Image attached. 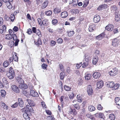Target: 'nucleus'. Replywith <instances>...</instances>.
Wrapping results in <instances>:
<instances>
[{
  "instance_id": "423d86ee",
  "label": "nucleus",
  "mask_w": 120,
  "mask_h": 120,
  "mask_svg": "<svg viewBox=\"0 0 120 120\" xmlns=\"http://www.w3.org/2000/svg\"><path fill=\"white\" fill-rule=\"evenodd\" d=\"M117 69L114 68L109 72V74L110 76H113L115 75L117 73Z\"/></svg>"
},
{
  "instance_id": "8fccbe9b",
  "label": "nucleus",
  "mask_w": 120,
  "mask_h": 120,
  "mask_svg": "<svg viewBox=\"0 0 120 120\" xmlns=\"http://www.w3.org/2000/svg\"><path fill=\"white\" fill-rule=\"evenodd\" d=\"M14 43L13 41L11 40L8 44L11 47H12L14 45Z\"/></svg>"
},
{
  "instance_id": "4be33fe9",
  "label": "nucleus",
  "mask_w": 120,
  "mask_h": 120,
  "mask_svg": "<svg viewBox=\"0 0 120 120\" xmlns=\"http://www.w3.org/2000/svg\"><path fill=\"white\" fill-rule=\"evenodd\" d=\"M111 11H114V13L119 12V11L117 10V7L115 5L112 6H111Z\"/></svg>"
},
{
  "instance_id": "7c9ffc66",
  "label": "nucleus",
  "mask_w": 120,
  "mask_h": 120,
  "mask_svg": "<svg viewBox=\"0 0 120 120\" xmlns=\"http://www.w3.org/2000/svg\"><path fill=\"white\" fill-rule=\"evenodd\" d=\"M108 86L111 88H112L114 85V83L113 82H109L107 84Z\"/></svg>"
},
{
  "instance_id": "c756f323",
  "label": "nucleus",
  "mask_w": 120,
  "mask_h": 120,
  "mask_svg": "<svg viewBox=\"0 0 120 120\" xmlns=\"http://www.w3.org/2000/svg\"><path fill=\"white\" fill-rule=\"evenodd\" d=\"M89 110L90 112H92L94 111L95 109V107L92 105H89L88 107Z\"/></svg>"
},
{
  "instance_id": "c9c22d12",
  "label": "nucleus",
  "mask_w": 120,
  "mask_h": 120,
  "mask_svg": "<svg viewBox=\"0 0 120 120\" xmlns=\"http://www.w3.org/2000/svg\"><path fill=\"white\" fill-rule=\"evenodd\" d=\"M68 35L69 37H71L73 36L75 34V32L74 31H70L67 32Z\"/></svg>"
},
{
  "instance_id": "6ab92c4d",
  "label": "nucleus",
  "mask_w": 120,
  "mask_h": 120,
  "mask_svg": "<svg viewBox=\"0 0 120 120\" xmlns=\"http://www.w3.org/2000/svg\"><path fill=\"white\" fill-rule=\"evenodd\" d=\"M13 60L15 61L18 62V58L17 56V53L14 52L12 53Z\"/></svg>"
},
{
  "instance_id": "de8ad7c7",
  "label": "nucleus",
  "mask_w": 120,
  "mask_h": 120,
  "mask_svg": "<svg viewBox=\"0 0 120 120\" xmlns=\"http://www.w3.org/2000/svg\"><path fill=\"white\" fill-rule=\"evenodd\" d=\"M78 0H74V1H73L72 3L73 6L74 7L76 6L78 4Z\"/></svg>"
},
{
  "instance_id": "a878e982",
  "label": "nucleus",
  "mask_w": 120,
  "mask_h": 120,
  "mask_svg": "<svg viewBox=\"0 0 120 120\" xmlns=\"http://www.w3.org/2000/svg\"><path fill=\"white\" fill-rule=\"evenodd\" d=\"M86 116L87 118L90 119L91 120H96L94 115H92L90 113H87Z\"/></svg>"
},
{
  "instance_id": "5fc2aeb1",
  "label": "nucleus",
  "mask_w": 120,
  "mask_h": 120,
  "mask_svg": "<svg viewBox=\"0 0 120 120\" xmlns=\"http://www.w3.org/2000/svg\"><path fill=\"white\" fill-rule=\"evenodd\" d=\"M10 18L11 21L13 22L14 21L15 19V17L14 14H11L10 16Z\"/></svg>"
},
{
  "instance_id": "f257e3e1",
  "label": "nucleus",
  "mask_w": 120,
  "mask_h": 120,
  "mask_svg": "<svg viewBox=\"0 0 120 120\" xmlns=\"http://www.w3.org/2000/svg\"><path fill=\"white\" fill-rule=\"evenodd\" d=\"M15 75V72L14 69L11 67L9 68V72L8 77L10 79H12L14 77Z\"/></svg>"
},
{
  "instance_id": "9b49d317",
  "label": "nucleus",
  "mask_w": 120,
  "mask_h": 120,
  "mask_svg": "<svg viewBox=\"0 0 120 120\" xmlns=\"http://www.w3.org/2000/svg\"><path fill=\"white\" fill-rule=\"evenodd\" d=\"M100 20V17L98 15H95L94 18V21L95 23L98 22Z\"/></svg>"
},
{
  "instance_id": "774afa93",
  "label": "nucleus",
  "mask_w": 120,
  "mask_h": 120,
  "mask_svg": "<svg viewBox=\"0 0 120 120\" xmlns=\"http://www.w3.org/2000/svg\"><path fill=\"white\" fill-rule=\"evenodd\" d=\"M18 105V103L16 102L11 106V107L13 108H16L17 106Z\"/></svg>"
},
{
  "instance_id": "f8f14e48",
  "label": "nucleus",
  "mask_w": 120,
  "mask_h": 120,
  "mask_svg": "<svg viewBox=\"0 0 120 120\" xmlns=\"http://www.w3.org/2000/svg\"><path fill=\"white\" fill-rule=\"evenodd\" d=\"M16 79L20 84L22 83H23L24 82V80L20 76H18L16 77Z\"/></svg>"
},
{
  "instance_id": "4d7b16f0",
  "label": "nucleus",
  "mask_w": 120,
  "mask_h": 120,
  "mask_svg": "<svg viewBox=\"0 0 120 120\" xmlns=\"http://www.w3.org/2000/svg\"><path fill=\"white\" fill-rule=\"evenodd\" d=\"M57 41L58 44H62L63 42L62 39L61 38H59L57 40Z\"/></svg>"
},
{
  "instance_id": "20e7f679",
  "label": "nucleus",
  "mask_w": 120,
  "mask_h": 120,
  "mask_svg": "<svg viewBox=\"0 0 120 120\" xmlns=\"http://www.w3.org/2000/svg\"><path fill=\"white\" fill-rule=\"evenodd\" d=\"M11 88L13 92L15 93H18L20 92V90L19 88L15 85H13L11 86Z\"/></svg>"
},
{
  "instance_id": "4c0bfd02",
  "label": "nucleus",
  "mask_w": 120,
  "mask_h": 120,
  "mask_svg": "<svg viewBox=\"0 0 120 120\" xmlns=\"http://www.w3.org/2000/svg\"><path fill=\"white\" fill-rule=\"evenodd\" d=\"M45 13L46 15L50 16L51 15L52 12L51 10H48L45 11Z\"/></svg>"
},
{
  "instance_id": "ea45409f",
  "label": "nucleus",
  "mask_w": 120,
  "mask_h": 120,
  "mask_svg": "<svg viewBox=\"0 0 120 120\" xmlns=\"http://www.w3.org/2000/svg\"><path fill=\"white\" fill-rule=\"evenodd\" d=\"M1 96L3 97H5L6 94V92L4 90H0Z\"/></svg>"
},
{
  "instance_id": "bb28decb",
  "label": "nucleus",
  "mask_w": 120,
  "mask_h": 120,
  "mask_svg": "<svg viewBox=\"0 0 120 120\" xmlns=\"http://www.w3.org/2000/svg\"><path fill=\"white\" fill-rule=\"evenodd\" d=\"M19 106L21 107H22L24 105V102L22 99L19 98L18 99Z\"/></svg>"
},
{
  "instance_id": "58836bf2",
  "label": "nucleus",
  "mask_w": 120,
  "mask_h": 120,
  "mask_svg": "<svg viewBox=\"0 0 120 120\" xmlns=\"http://www.w3.org/2000/svg\"><path fill=\"white\" fill-rule=\"evenodd\" d=\"M2 81L4 85H6L8 84V82L7 81V79L5 78L4 77L3 78Z\"/></svg>"
},
{
  "instance_id": "dca6fc26",
  "label": "nucleus",
  "mask_w": 120,
  "mask_h": 120,
  "mask_svg": "<svg viewBox=\"0 0 120 120\" xmlns=\"http://www.w3.org/2000/svg\"><path fill=\"white\" fill-rule=\"evenodd\" d=\"M107 5L106 4H103L97 8V9L99 11L101 10L103 8L105 9L107 8Z\"/></svg>"
},
{
  "instance_id": "473e14b6",
  "label": "nucleus",
  "mask_w": 120,
  "mask_h": 120,
  "mask_svg": "<svg viewBox=\"0 0 120 120\" xmlns=\"http://www.w3.org/2000/svg\"><path fill=\"white\" fill-rule=\"evenodd\" d=\"M23 117L26 120H30V117L29 116L28 114L26 113H24L23 114Z\"/></svg>"
},
{
  "instance_id": "79ce46f5",
  "label": "nucleus",
  "mask_w": 120,
  "mask_h": 120,
  "mask_svg": "<svg viewBox=\"0 0 120 120\" xmlns=\"http://www.w3.org/2000/svg\"><path fill=\"white\" fill-rule=\"evenodd\" d=\"M109 118L111 120H114L115 118V115L113 114H111L109 115Z\"/></svg>"
},
{
  "instance_id": "0eeeda50",
  "label": "nucleus",
  "mask_w": 120,
  "mask_h": 120,
  "mask_svg": "<svg viewBox=\"0 0 120 120\" xmlns=\"http://www.w3.org/2000/svg\"><path fill=\"white\" fill-rule=\"evenodd\" d=\"M119 43V40L116 38H115L112 39V45L113 46H117Z\"/></svg>"
},
{
  "instance_id": "37998d69",
  "label": "nucleus",
  "mask_w": 120,
  "mask_h": 120,
  "mask_svg": "<svg viewBox=\"0 0 120 120\" xmlns=\"http://www.w3.org/2000/svg\"><path fill=\"white\" fill-rule=\"evenodd\" d=\"M89 0H85L83 2V7H86L89 3Z\"/></svg>"
},
{
  "instance_id": "1a4fd4ad",
  "label": "nucleus",
  "mask_w": 120,
  "mask_h": 120,
  "mask_svg": "<svg viewBox=\"0 0 120 120\" xmlns=\"http://www.w3.org/2000/svg\"><path fill=\"white\" fill-rule=\"evenodd\" d=\"M96 26L95 24L93 23H91L89 25V30L90 32H92L94 29H95Z\"/></svg>"
},
{
  "instance_id": "f3484780",
  "label": "nucleus",
  "mask_w": 120,
  "mask_h": 120,
  "mask_svg": "<svg viewBox=\"0 0 120 120\" xmlns=\"http://www.w3.org/2000/svg\"><path fill=\"white\" fill-rule=\"evenodd\" d=\"M101 76V74L98 72H95L93 74L94 77L95 79H98Z\"/></svg>"
},
{
  "instance_id": "9d476101",
  "label": "nucleus",
  "mask_w": 120,
  "mask_h": 120,
  "mask_svg": "<svg viewBox=\"0 0 120 120\" xmlns=\"http://www.w3.org/2000/svg\"><path fill=\"white\" fill-rule=\"evenodd\" d=\"M113 26L112 25L108 24L106 26L105 29L108 31H111L113 30Z\"/></svg>"
},
{
  "instance_id": "0e129e2a",
  "label": "nucleus",
  "mask_w": 120,
  "mask_h": 120,
  "mask_svg": "<svg viewBox=\"0 0 120 120\" xmlns=\"http://www.w3.org/2000/svg\"><path fill=\"white\" fill-rule=\"evenodd\" d=\"M45 112L48 115L50 116H51L52 114V113L49 110H45Z\"/></svg>"
},
{
  "instance_id": "338daca9",
  "label": "nucleus",
  "mask_w": 120,
  "mask_h": 120,
  "mask_svg": "<svg viewBox=\"0 0 120 120\" xmlns=\"http://www.w3.org/2000/svg\"><path fill=\"white\" fill-rule=\"evenodd\" d=\"M88 63L87 62L84 63L82 64V67L84 68L86 67L88 65Z\"/></svg>"
},
{
  "instance_id": "412c9836",
  "label": "nucleus",
  "mask_w": 120,
  "mask_h": 120,
  "mask_svg": "<svg viewBox=\"0 0 120 120\" xmlns=\"http://www.w3.org/2000/svg\"><path fill=\"white\" fill-rule=\"evenodd\" d=\"M68 15V12L66 11L62 12L61 14V16L62 18H66Z\"/></svg>"
},
{
  "instance_id": "2eb2a0df",
  "label": "nucleus",
  "mask_w": 120,
  "mask_h": 120,
  "mask_svg": "<svg viewBox=\"0 0 120 120\" xmlns=\"http://www.w3.org/2000/svg\"><path fill=\"white\" fill-rule=\"evenodd\" d=\"M104 33H102L96 37V39L98 40H100L105 37Z\"/></svg>"
},
{
  "instance_id": "09e8293b",
  "label": "nucleus",
  "mask_w": 120,
  "mask_h": 120,
  "mask_svg": "<svg viewBox=\"0 0 120 120\" xmlns=\"http://www.w3.org/2000/svg\"><path fill=\"white\" fill-rule=\"evenodd\" d=\"M22 94H24L25 96L27 97H29V94L28 92L26 90H23L22 92Z\"/></svg>"
},
{
  "instance_id": "69168bd1",
  "label": "nucleus",
  "mask_w": 120,
  "mask_h": 120,
  "mask_svg": "<svg viewBox=\"0 0 120 120\" xmlns=\"http://www.w3.org/2000/svg\"><path fill=\"white\" fill-rule=\"evenodd\" d=\"M98 115L100 118H102L104 116V113H102L100 112L98 113Z\"/></svg>"
},
{
  "instance_id": "c85d7f7f",
  "label": "nucleus",
  "mask_w": 120,
  "mask_h": 120,
  "mask_svg": "<svg viewBox=\"0 0 120 120\" xmlns=\"http://www.w3.org/2000/svg\"><path fill=\"white\" fill-rule=\"evenodd\" d=\"M85 76V78L87 80H89L92 77L91 75L90 74L86 73Z\"/></svg>"
},
{
  "instance_id": "a211bd4d",
  "label": "nucleus",
  "mask_w": 120,
  "mask_h": 120,
  "mask_svg": "<svg viewBox=\"0 0 120 120\" xmlns=\"http://www.w3.org/2000/svg\"><path fill=\"white\" fill-rule=\"evenodd\" d=\"M26 101H27L29 104V105L31 106H34L35 104L33 101L27 98L26 99Z\"/></svg>"
},
{
  "instance_id": "3c124183",
  "label": "nucleus",
  "mask_w": 120,
  "mask_h": 120,
  "mask_svg": "<svg viewBox=\"0 0 120 120\" xmlns=\"http://www.w3.org/2000/svg\"><path fill=\"white\" fill-rule=\"evenodd\" d=\"M36 34L39 36V38L41 37L42 36V35L39 29L37 30Z\"/></svg>"
},
{
  "instance_id": "13d9d810",
  "label": "nucleus",
  "mask_w": 120,
  "mask_h": 120,
  "mask_svg": "<svg viewBox=\"0 0 120 120\" xmlns=\"http://www.w3.org/2000/svg\"><path fill=\"white\" fill-rule=\"evenodd\" d=\"M66 71L68 74L70 73H71V70L69 67H68L67 68H66Z\"/></svg>"
},
{
  "instance_id": "7ed1b4c3",
  "label": "nucleus",
  "mask_w": 120,
  "mask_h": 120,
  "mask_svg": "<svg viewBox=\"0 0 120 120\" xmlns=\"http://www.w3.org/2000/svg\"><path fill=\"white\" fill-rule=\"evenodd\" d=\"M17 36L15 34H8L6 35L5 38L7 39L10 40L12 38L14 40H15L17 38Z\"/></svg>"
},
{
  "instance_id": "6e6d98bb",
  "label": "nucleus",
  "mask_w": 120,
  "mask_h": 120,
  "mask_svg": "<svg viewBox=\"0 0 120 120\" xmlns=\"http://www.w3.org/2000/svg\"><path fill=\"white\" fill-rule=\"evenodd\" d=\"M103 109V107L101 104H99L98 105V109L99 110H102Z\"/></svg>"
},
{
  "instance_id": "49530a36",
  "label": "nucleus",
  "mask_w": 120,
  "mask_h": 120,
  "mask_svg": "<svg viewBox=\"0 0 120 120\" xmlns=\"http://www.w3.org/2000/svg\"><path fill=\"white\" fill-rule=\"evenodd\" d=\"M65 76V74L64 73L61 72L60 74V79L62 80H63Z\"/></svg>"
},
{
  "instance_id": "e433bc0d",
  "label": "nucleus",
  "mask_w": 120,
  "mask_h": 120,
  "mask_svg": "<svg viewBox=\"0 0 120 120\" xmlns=\"http://www.w3.org/2000/svg\"><path fill=\"white\" fill-rule=\"evenodd\" d=\"M37 20L39 25H42V24H43L44 25H46V23H44L43 21L42 22L41 19L40 18H38L37 19Z\"/></svg>"
},
{
  "instance_id": "864d4df0",
  "label": "nucleus",
  "mask_w": 120,
  "mask_h": 120,
  "mask_svg": "<svg viewBox=\"0 0 120 120\" xmlns=\"http://www.w3.org/2000/svg\"><path fill=\"white\" fill-rule=\"evenodd\" d=\"M58 22V20L55 19H52V24L54 25L56 24Z\"/></svg>"
},
{
  "instance_id": "5701e85b",
  "label": "nucleus",
  "mask_w": 120,
  "mask_h": 120,
  "mask_svg": "<svg viewBox=\"0 0 120 120\" xmlns=\"http://www.w3.org/2000/svg\"><path fill=\"white\" fill-rule=\"evenodd\" d=\"M53 12L55 14H58L61 12V9L59 7H56L54 9Z\"/></svg>"
},
{
  "instance_id": "680f3d73",
  "label": "nucleus",
  "mask_w": 120,
  "mask_h": 120,
  "mask_svg": "<svg viewBox=\"0 0 120 120\" xmlns=\"http://www.w3.org/2000/svg\"><path fill=\"white\" fill-rule=\"evenodd\" d=\"M56 42L53 40L51 41L50 42V45L52 46H54L56 44Z\"/></svg>"
},
{
  "instance_id": "72a5a7b5",
  "label": "nucleus",
  "mask_w": 120,
  "mask_h": 120,
  "mask_svg": "<svg viewBox=\"0 0 120 120\" xmlns=\"http://www.w3.org/2000/svg\"><path fill=\"white\" fill-rule=\"evenodd\" d=\"M42 44L41 38H39L37 40V41L35 43V44L37 46H39L40 45H41Z\"/></svg>"
},
{
  "instance_id": "aec40b11",
  "label": "nucleus",
  "mask_w": 120,
  "mask_h": 120,
  "mask_svg": "<svg viewBox=\"0 0 120 120\" xmlns=\"http://www.w3.org/2000/svg\"><path fill=\"white\" fill-rule=\"evenodd\" d=\"M98 56H94L92 62L94 64H96L98 62Z\"/></svg>"
},
{
  "instance_id": "c03bdc74",
  "label": "nucleus",
  "mask_w": 120,
  "mask_h": 120,
  "mask_svg": "<svg viewBox=\"0 0 120 120\" xmlns=\"http://www.w3.org/2000/svg\"><path fill=\"white\" fill-rule=\"evenodd\" d=\"M64 89L66 91H69L71 90V88L70 86L65 85L64 86Z\"/></svg>"
},
{
  "instance_id": "2f4dec72",
  "label": "nucleus",
  "mask_w": 120,
  "mask_h": 120,
  "mask_svg": "<svg viewBox=\"0 0 120 120\" xmlns=\"http://www.w3.org/2000/svg\"><path fill=\"white\" fill-rule=\"evenodd\" d=\"M59 66L60 70L63 72H64L65 70L63 64H62L60 63L59 64Z\"/></svg>"
},
{
  "instance_id": "f704fd0d",
  "label": "nucleus",
  "mask_w": 120,
  "mask_h": 120,
  "mask_svg": "<svg viewBox=\"0 0 120 120\" xmlns=\"http://www.w3.org/2000/svg\"><path fill=\"white\" fill-rule=\"evenodd\" d=\"M118 12L114 13L115 15V20L116 21V22L119 21L120 19V17L118 15Z\"/></svg>"
},
{
  "instance_id": "4468645a",
  "label": "nucleus",
  "mask_w": 120,
  "mask_h": 120,
  "mask_svg": "<svg viewBox=\"0 0 120 120\" xmlns=\"http://www.w3.org/2000/svg\"><path fill=\"white\" fill-rule=\"evenodd\" d=\"M104 83L102 81H98L97 83V86L98 88H101L103 86Z\"/></svg>"
},
{
  "instance_id": "b1692460",
  "label": "nucleus",
  "mask_w": 120,
  "mask_h": 120,
  "mask_svg": "<svg viewBox=\"0 0 120 120\" xmlns=\"http://www.w3.org/2000/svg\"><path fill=\"white\" fill-rule=\"evenodd\" d=\"M30 94L33 97H37L38 96V93L34 90H31Z\"/></svg>"
},
{
  "instance_id": "bf43d9fd",
  "label": "nucleus",
  "mask_w": 120,
  "mask_h": 120,
  "mask_svg": "<svg viewBox=\"0 0 120 120\" xmlns=\"http://www.w3.org/2000/svg\"><path fill=\"white\" fill-rule=\"evenodd\" d=\"M47 66V65L44 64H43L41 65V67L42 68L44 69H46Z\"/></svg>"
},
{
  "instance_id": "603ef678",
  "label": "nucleus",
  "mask_w": 120,
  "mask_h": 120,
  "mask_svg": "<svg viewBox=\"0 0 120 120\" xmlns=\"http://www.w3.org/2000/svg\"><path fill=\"white\" fill-rule=\"evenodd\" d=\"M4 66L5 67H8L9 65V63L8 61H5L3 64Z\"/></svg>"
},
{
  "instance_id": "e2e57ef3",
  "label": "nucleus",
  "mask_w": 120,
  "mask_h": 120,
  "mask_svg": "<svg viewBox=\"0 0 120 120\" xmlns=\"http://www.w3.org/2000/svg\"><path fill=\"white\" fill-rule=\"evenodd\" d=\"M74 107L75 109H80V106L78 104H77L74 105Z\"/></svg>"
},
{
  "instance_id": "f03ea898",
  "label": "nucleus",
  "mask_w": 120,
  "mask_h": 120,
  "mask_svg": "<svg viewBox=\"0 0 120 120\" xmlns=\"http://www.w3.org/2000/svg\"><path fill=\"white\" fill-rule=\"evenodd\" d=\"M22 111H24L26 112H30L33 113L34 112V111L32 107L28 105H26V107L22 109Z\"/></svg>"
},
{
  "instance_id": "ddd939ff",
  "label": "nucleus",
  "mask_w": 120,
  "mask_h": 120,
  "mask_svg": "<svg viewBox=\"0 0 120 120\" xmlns=\"http://www.w3.org/2000/svg\"><path fill=\"white\" fill-rule=\"evenodd\" d=\"M19 87L22 89H27L28 88L27 85L23 83H21L19 85Z\"/></svg>"
},
{
  "instance_id": "6e6552de",
  "label": "nucleus",
  "mask_w": 120,
  "mask_h": 120,
  "mask_svg": "<svg viewBox=\"0 0 120 120\" xmlns=\"http://www.w3.org/2000/svg\"><path fill=\"white\" fill-rule=\"evenodd\" d=\"M68 113L70 115L72 114L73 116H74L77 114V112L76 111L75 109L70 107L68 111Z\"/></svg>"
},
{
  "instance_id": "39448f33",
  "label": "nucleus",
  "mask_w": 120,
  "mask_h": 120,
  "mask_svg": "<svg viewBox=\"0 0 120 120\" xmlns=\"http://www.w3.org/2000/svg\"><path fill=\"white\" fill-rule=\"evenodd\" d=\"M87 93L89 95H92L93 93V90L92 86L89 85L87 86Z\"/></svg>"
},
{
  "instance_id": "cd10ccee",
  "label": "nucleus",
  "mask_w": 120,
  "mask_h": 120,
  "mask_svg": "<svg viewBox=\"0 0 120 120\" xmlns=\"http://www.w3.org/2000/svg\"><path fill=\"white\" fill-rule=\"evenodd\" d=\"M10 2L8 1L6 4V5L7 7V8L9 9H11L13 7L12 6L11 2Z\"/></svg>"
},
{
  "instance_id": "a19ab883",
  "label": "nucleus",
  "mask_w": 120,
  "mask_h": 120,
  "mask_svg": "<svg viewBox=\"0 0 120 120\" xmlns=\"http://www.w3.org/2000/svg\"><path fill=\"white\" fill-rule=\"evenodd\" d=\"M77 99L78 101L79 102H81L82 101V98L80 96V94H78L77 96Z\"/></svg>"
},
{
  "instance_id": "a18cd8bd",
  "label": "nucleus",
  "mask_w": 120,
  "mask_h": 120,
  "mask_svg": "<svg viewBox=\"0 0 120 120\" xmlns=\"http://www.w3.org/2000/svg\"><path fill=\"white\" fill-rule=\"evenodd\" d=\"M120 85L119 84H114V85L113 86L112 88L113 89L115 90L117 89L119 87Z\"/></svg>"
},
{
  "instance_id": "393cba45",
  "label": "nucleus",
  "mask_w": 120,
  "mask_h": 120,
  "mask_svg": "<svg viewBox=\"0 0 120 120\" xmlns=\"http://www.w3.org/2000/svg\"><path fill=\"white\" fill-rule=\"evenodd\" d=\"M48 4V1L47 0H45L42 4L41 6V8L42 9L45 8L47 6Z\"/></svg>"
},
{
  "instance_id": "052dcab7",
  "label": "nucleus",
  "mask_w": 120,
  "mask_h": 120,
  "mask_svg": "<svg viewBox=\"0 0 120 120\" xmlns=\"http://www.w3.org/2000/svg\"><path fill=\"white\" fill-rule=\"evenodd\" d=\"M69 98H70L72 99L74 97V94L73 93H70L69 94Z\"/></svg>"
}]
</instances>
